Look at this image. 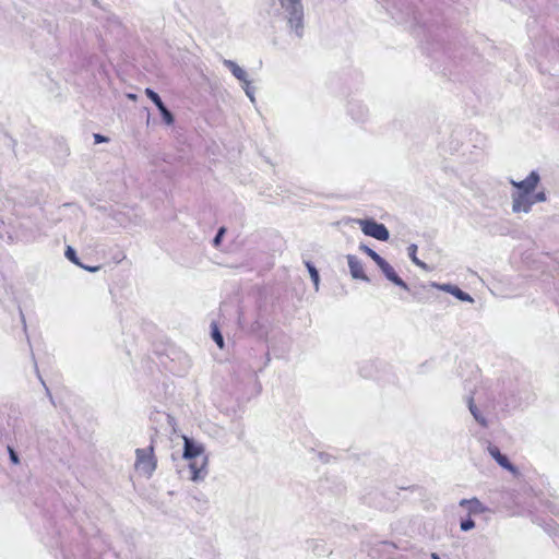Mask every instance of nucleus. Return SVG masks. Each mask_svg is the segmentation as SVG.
Here are the masks:
<instances>
[{
    "label": "nucleus",
    "mask_w": 559,
    "mask_h": 559,
    "mask_svg": "<svg viewBox=\"0 0 559 559\" xmlns=\"http://www.w3.org/2000/svg\"><path fill=\"white\" fill-rule=\"evenodd\" d=\"M156 467L157 460L154 454L153 444L144 449L135 450L134 468L140 475L150 478L155 472Z\"/></svg>",
    "instance_id": "obj_1"
},
{
    "label": "nucleus",
    "mask_w": 559,
    "mask_h": 559,
    "mask_svg": "<svg viewBox=\"0 0 559 559\" xmlns=\"http://www.w3.org/2000/svg\"><path fill=\"white\" fill-rule=\"evenodd\" d=\"M281 7L288 12V23L298 36L304 27V9L300 0H280Z\"/></svg>",
    "instance_id": "obj_2"
},
{
    "label": "nucleus",
    "mask_w": 559,
    "mask_h": 559,
    "mask_svg": "<svg viewBox=\"0 0 559 559\" xmlns=\"http://www.w3.org/2000/svg\"><path fill=\"white\" fill-rule=\"evenodd\" d=\"M359 226L365 235L377 240L386 241L390 237L388 228L373 219H361Z\"/></svg>",
    "instance_id": "obj_3"
},
{
    "label": "nucleus",
    "mask_w": 559,
    "mask_h": 559,
    "mask_svg": "<svg viewBox=\"0 0 559 559\" xmlns=\"http://www.w3.org/2000/svg\"><path fill=\"white\" fill-rule=\"evenodd\" d=\"M188 461H189V473H190L189 479L194 483L203 481L209 474L207 456L197 457V459L188 460Z\"/></svg>",
    "instance_id": "obj_4"
},
{
    "label": "nucleus",
    "mask_w": 559,
    "mask_h": 559,
    "mask_svg": "<svg viewBox=\"0 0 559 559\" xmlns=\"http://www.w3.org/2000/svg\"><path fill=\"white\" fill-rule=\"evenodd\" d=\"M183 439V453L185 460H193L197 457L205 456V448L202 443L194 441L192 438L182 436Z\"/></svg>",
    "instance_id": "obj_5"
},
{
    "label": "nucleus",
    "mask_w": 559,
    "mask_h": 559,
    "mask_svg": "<svg viewBox=\"0 0 559 559\" xmlns=\"http://www.w3.org/2000/svg\"><path fill=\"white\" fill-rule=\"evenodd\" d=\"M513 187L519 189V192L531 194L536 189L539 182V176L536 171H532L526 179L522 181H510Z\"/></svg>",
    "instance_id": "obj_6"
},
{
    "label": "nucleus",
    "mask_w": 559,
    "mask_h": 559,
    "mask_svg": "<svg viewBox=\"0 0 559 559\" xmlns=\"http://www.w3.org/2000/svg\"><path fill=\"white\" fill-rule=\"evenodd\" d=\"M512 210L515 213L528 212L534 204L532 198L527 193L516 192L512 195Z\"/></svg>",
    "instance_id": "obj_7"
},
{
    "label": "nucleus",
    "mask_w": 559,
    "mask_h": 559,
    "mask_svg": "<svg viewBox=\"0 0 559 559\" xmlns=\"http://www.w3.org/2000/svg\"><path fill=\"white\" fill-rule=\"evenodd\" d=\"M488 453L490 454V456L504 469L507 471H510L512 473H516V468L513 464L510 463L509 459L502 454L500 452V450L498 449V447L493 445V444H489L488 448Z\"/></svg>",
    "instance_id": "obj_8"
},
{
    "label": "nucleus",
    "mask_w": 559,
    "mask_h": 559,
    "mask_svg": "<svg viewBox=\"0 0 559 559\" xmlns=\"http://www.w3.org/2000/svg\"><path fill=\"white\" fill-rule=\"evenodd\" d=\"M347 262H348L350 274L354 278L368 281V277L364 272V265L357 257L348 255Z\"/></svg>",
    "instance_id": "obj_9"
},
{
    "label": "nucleus",
    "mask_w": 559,
    "mask_h": 559,
    "mask_svg": "<svg viewBox=\"0 0 559 559\" xmlns=\"http://www.w3.org/2000/svg\"><path fill=\"white\" fill-rule=\"evenodd\" d=\"M378 266L382 270L388 280H390L391 282H393L394 284L402 288H408L407 284L396 274L393 266L390 265L385 260H383Z\"/></svg>",
    "instance_id": "obj_10"
},
{
    "label": "nucleus",
    "mask_w": 559,
    "mask_h": 559,
    "mask_svg": "<svg viewBox=\"0 0 559 559\" xmlns=\"http://www.w3.org/2000/svg\"><path fill=\"white\" fill-rule=\"evenodd\" d=\"M460 506L467 507L471 512L480 511L481 503L476 499H462Z\"/></svg>",
    "instance_id": "obj_11"
},
{
    "label": "nucleus",
    "mask_w": 559,
    "mask_h": 559,
    "mask_svg": "<svg viewBox=\"0 0 559 559\" xmlns=\"http://www.w3.org/2000/svg\"><path fill=\"white\" fill-rule=\"evenodd\" d=\"M469 411L473 415V417L475 418V420L481 425L483 427H487L488 426V421L487 419L480 414V412L478 411V408L473 404V402H469Z\"/></svg>",
    "instance_id": "obj_12"
},
{
    "label": "nucleus",
    "mask_w": 559,
    "mask_h": 559,
    "mask_svg": "<svg viewBox=\"0 0 559 559\" xmlns=\"http://www.w3.org/2000/svg\"><path fill=\"white\" fill-rule=\"evenodd\" d=\"M211 330H212V337H213V340L215 341L217 346L222 348L224 346V338H223V335L219 332V329H218L217 324L216 323H212Z\"/></svg>",
    "instance_id": "obj_13"
},
{
    "label": "nucleus",
    "mask_w": 559,
    "mask_h": 559,
    "mask_svg": "<svg viewBox=\"0 0 559 559\" xmlns=\"http://www.w3.org/2000/svg\"><path fill=\"white\" fill-rule=\"evenodd\" d=\"M360 249L367 253L378 265L384 260L382 257H380L374 250L371 248L361 245Z\"/></svg>",
    "instance_id": "obj_14"
},
{
    "label": "nucleus",
    "mask_w": 559,
    "mask_h": 559,
    "mask_svg": "<svg viewBox=\"0 0 559 559\" xmlns=\"http://www.w3.org/2000/svg\"><path fill=\"white\" fill-rule=\"evenodd\" d=\"M444 289H447L448 292H451L455 297H457L459 299H461L463 301L472 300V298L469 297L468 294L464 293L463 290H461L457 287L450 288V286H444Z\"/></svg>",
    "instance_id": "obj_15"
},
{
    "label": "nucleus",
    "mask_w": 559,
    "mask_h": 559,
    "mask_svg": "<svg viewBox=\"0 0 559 559\" xmlns=\"http://www.w3.org/2000/svg\"><path fill=\"white\" fill-rule=\"evenodd\" d=\"M145 94L156 105L157 108H159V107H162V105H164V103L162 102L158 94L155 93L153 90L146 88Z\"/></svg>",
    "instance_id": "obj_16"
},
{
    "label": "nucleus",
    "mask_w": 559,
    "mask_h": 559,
    "mask_svg": "<svg viewBox=\"0 0 559 559\" xmlns=\"http://www.w3.org/2000/svg\"><path fill=\"white\" fill-rule=\"evenodd\" d=\"M233 74L239 80H246L247 73L234 62H229Z\"/></svg>",
    "instance_id": "obj_17"
},
{
    "label": "nucleus",
    "mask_w": 559,
    "mask_h": 559,
    "mask_svg": "<svg viewBox=\"0 0 559 559\" xmlns=\"http://www.w3.org/2000/svg\"><path fill=\"white\" fill-rule=\"evenodd\" d=\"M306 266L309 271V274L311 276V280L313 281L316 287H318L319 285V273L317 271V269L310 263V262H306Z\"/></svg>",
    "instance_id": "obj_18"
},
{
    "label": "nucleus",
    "mask_w": 559,
    "mask_h": 559,
    "mask_svg": "<svg viewBox=\"0 0 559 559\" xmlns=\"http://www.w3.org/2000/svg\"><path fill=\"white\" fill-rule=\"evenodd\" d=\"M158 110L160 111L163 119L167 124H171L174 122V117L165 105H162V107H159Z\"/></svg>",
    "instance_id": "obj_19"
},
{
    "label": "nucleus",
    "mask_w": 559,
    "mask_h": 559,
    "mask_svg": "<svg viewBox=\"0 0 559 559\" xmlns=\"http://www.w3.org/2000/svg\"><path fill=\"white\" fill-rule=\"evenodd\" d=\"M34 364H35V371H36V373H37V377H38L39 381L41 382V384L44 385L45 391H46V394H47V396L49 397L50 402H51V403H53V399H52V396H51L50 390L48 389V386L46 385L45 381L43 380V378H41V376H40V373H39V370H38L37 364H36V361H35V360H34Z\"/></svg>",
    "instance_id": "obj_20"
},
{
    "label": "nucleus",
    "mask_w": 559,
    "mask_h": 559,
    "mask_svg": "<svg viewBox=\"0 0 559 559\" xmlns=\"http://www.w3.org/2000/svg\"><path fill=\"white\" fill-rule=\"evenodd\" d=\"M461 530L467 532L475 527V522L472 519H466L461 522Z\"/></svg>",
    "instance_id": "obj_21"
},
{
    "label": "nucleus",
    "mask_w": 559,
    "mask_h": 559,
    "mask_svg": "<svg viewBox=\"0 0 559 559\" xmlns=\"http://www.w3.org/2000/svg\"><path fill=\"white\" fill-rule=\"evenodd\" d=\"M409 250H411V253H409V254H411L412 261H413L416 265L424 267V266H425V264H424L420 260H418V259H417V257H416V246H414V245H413V246H411Z\"/></svg>",
    "instance_id": "obj_22"
},
{
    "label": "nucleus",
    "mask_w": 559,
    "mask_h": 559,
    "mask_svg": "<svg viewBox=\"0 0 559 559\" xmlns=\"http://www.w3.org/2000/svg\"><path fill=\"white\" fill-rule=\"evenodd\" d=\"M66 257H67L70 261H72V262H74V263L79 264V261H78V258H76L75 251H74L71 247H68V248H67V250H66Z\"/></svg>",
    "instance_id": "obj_23"
},
{
    "label": "nucleus",
    "mask_w": 559,
    "mask_h": 559,
    "mask_svg": "<svg viewBox=\"0 0 559 559\" xmlns=\"http://www.w3.org/2000/svg\"><path fill=\"white\" fill-rule=\"evenodd\" d=\"M8 452H9L11 462L13 464H19L20 460H19L16 452L11 447H8Z\"/></svg>",
    "instance_id": "obj_24"
},
{
    "label": "nucleus",
    "mask_w": 559,
    "mask_h": 559,
    "mask_svg": "<svg viewBox=\"0 0 559 559\" xmlns=\"http://www.w3.org/2000/svg\"><path fill=\"white\" fill-rule=\"evenodd\" d=\"M226 229L224 227L219 228L216 237L214 238V246L217 247L221 242V239L223 235L225 234Z\"/></svg>",
    "instance_id": "obj_25"
},
{
    "label": "nucleus",
    "mask_w": 559,
    "mask_h": 559,
    "mask_svg": "<svg viewBox=\"0 0 559 559\" xmlns=\"http://www.w3.org/2000/svg\"><path fill=\"white\" fill-rule=\"evenodd\" d=\"M546 200V197H545V193L544 192H539L537 194L534 195V198H532V201L535 202H543Z\"/></svg>",
    "instance_id": "obj_26"
},
{
    "label": "nucleus",
    "mask_w": 559,
    "mask_h": 559,
    "mask_svg": "<svg viewBox=\"0 0 559 559\" xmlns=\"http://www.w3.org/2000/svg\"><path fill=\"white\" fill-rule=\"evenodd\" d=\"M94 140H95V143H104V142L108 141V138H106V136H104L102 134L95 133L94 134Z\"/></svg>",
    "instance_id": "obj_27"
},
{
    "label": "nucleus",
    "mask_w": 559,
    "mask_h": 559,
    "mask_svg": "<svg viewBox=\"0 0 559 559\" xmlns=\"http://www.w3.org/2000/svg\"><path fill=\"white\" fill-rule=\"evenodd\" d=\"M431 559H440V557L436 552H432L431 554Z\"/></svg>",
    "instance_id": "obj_28"
}]
</instances>
